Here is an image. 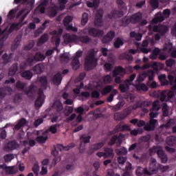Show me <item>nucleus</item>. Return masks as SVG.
<instances>
[{
    "label": "nucleus",
    "instance_id": "obj_1",
    "mask_svg": "<svg viewBox=\"0 0 176 176\" xmlns=\"http://www.w3.org/2000/svg\"><path fill=\"white\" fill-rule=\"evenodd\" d=\"M135 79V74H133L130 76L129 79H126L123 84H120L119 89L122 93H126V91H133V89H131L130 87H135L137 90H143V91H148L149 89L146 86V85L144 83H138L134 85L131 83L133 80Z\"/></svg>",
    "mask_w": 176,
    "mask_h": 176
},
{
    "label": "nucleus",
    "instance_id": "obj_2",
    "mask_svg": "<svg viewBox=\"0 0 176 176\" xmlns=\"http://www.w3.org/2000/svg\"><path fill=\"white\" fill-rule=\"evenodd\" d=\"M96 54H97V51L94 50L88 51L85 63V67L87 71H90V69H93V68L97 67V58H96Z\"/></svg>",
    "mask_w": 176,
    "mask_h": 176
},
{
    "label": "nucleus",
    "instance_id": "obj_3",
    "mask_svg": "<svg viewBox=\"0 0 176 176\" xmlns=\"http://www.w3.org/2000/svg\"><path fill=\"white\" fill-rule=\"evenodd\" d=\"M63 38L65 43H79L80 42L88 43V42H90L89 36L79 37L75 34H66L63 36Z\"/></svg>",
    "mask_w": 176,
    "mask_h": 176
},
{
    "label": "nucleus",
    "instance_id": "obj_4",
    "mask_svg": "<svg viewBox=\"0 0 176 176\" xmlns=\"http://www.w3.org/2000/svg\"><path fill=\"white\" fill-rule=\"evenodd\" d=\"M117 3L118 5V8L122 9L121 12L113 11L106 16V20L107 21H109V20H113V19H117V17H120V16H123V14L127 12V8L124 6V2H123V1L117 0Z\"/></svg>",
    "mask_w": 176,
    "mask_h": 176
},
{
    "label": "nucleus",
    "instance_id": "obj_5",
    "mask_svg": "<svg viewBox=\"0 0 176 176\" xmlns=\"http://www.w3.org/2000/svg\"><path fill=\"white\" fill-rule=\"evenodd\" d=\"M60 7L57 8L54 4H52L51 7L48 10V14L50 17H54L57 14V10H64L65 8V3L68 2V0H58Z\"/></svg>",
    "mask_w": 176,
    "mask_h": 176
},
{
    "label": "nucleus",
    "instance_id": "obj_6",
    "mask_svg": "<svg viewBox=\"0 0 176 176\" xmlns=\"http://www.w3.org/2000/svg\"><path fill=\"white\" fill-rule=\"evenodd\" d=\"M173 50V44L171 43H167L165 44L162 50L158 54L159 59L162 61H164L166 58H168V55L166 53H171Z\"/></svg>",
    "mask_w": 176,
    "mask_h": 176
},
{
    "label": "nucleus",
    "instance_id": "obj_7",
    "mask_svg": "<svg viewBox=\"0 0 176 176\" xmlns=\"http://www.w3.org/2000/svg\"><path fill=\"white\" fill-rule=\"evenodd\" d=\"M159 115V113L157 112H151L149 116H150V121L148 123L144 125V129L145 130H147V131H151L157 126V120L155 119H153L155 118H157Z\"/></svg>",
    "mask_w": 176,
    "mask_h": 176
},
{
    "label": "nucleus",
    "instance_id": "obj_8",
    "mask_svg": "<svg viewBox=\"0 0 176 176\" xmlns=\"http://www.w3.org/2000/svg\"><path fill=\"white\" fill-rule=\"evenodd\" d=\"M156 152H157L160 159H161L162 163H167L168 158L167 157V155L164 153V151H163V149H162V147L155 146L152 148L150 149L151 155H152V153H155Z\"/></svg>",
    "mask_w": 176,
    "mask_h": 176
},
{
    "label": "nucleus",
    "instance_id": "obj_9",
    "mask_svg": "<svg viewBox=\"0 0 176 176\" xmlns=\"http://www.w3.org/2000/svg\"><path fill=\"white\" fill-rule=\"evenodd\" d=\"M126 75V70L122 67H116L113 72V76L116 83H120V78Z\"/></svg>",
    "mask_w": 176,
    "mask_h": 176
},
{
    "label": "nucleus",
    "instance_id": "obj_10",
    "mask_svg": "<svg viewBox=\"0 0 176 176\" xmlns=\"http://www.w3.org/2000/svg\"><path fill=\"white\" fill-rule=\"evenodd\" d=\"M170 10H164L163 14L158 12L155 14V16L153 19L152 23L156 24L160 21H163L164 18L170 17Z\"/></svg>",
    "mask_w": 176,
    "mask_h": 176
},
{
    "label": "nucleus",
    "instance_id": "obj_11",
    "mask_svg": "<svg viewBox=\"0 0 176 176\" xmlns=\"http://www.w3.org/2000/svg\"><path fill=\"white\" fill-rule=\"evenodd\" d=\"M160 164H157L156 159L151 158L149 161V170L148 175H152L156 174L159 171V166Z\"/></svg>",
    "mask_w": 176,
    "mask_h": 176
},
{
    "label": "nucleus",
    "instance_id": "obj_12",
    "mask_svg": "<svg viewBox=\"0 0 176 176\" xmlns=\"http://www.w3.org/2000/svg\"><path fill=\"white\" fill-rule=\"evenodd\" d=\"M141 19H142V14L141 12H138L132 15V16H131L129 19H124L122 25H127L129 23H133V24L135 23H138V21H140Z\"/></svg>",
    "mask_w": 176,
    "mask_h": 176
},
{
    "label": "nucleus",
    "instance_id": "obj_13",
    "mask_svg": "<svg viewBox=\"0 0 176 176\" xmlns=\"http://www.w3.org/2000/svg\"><path fill=\"white\" fill-rule=\"evenodd\" d=\"M45 58V55L41 54V52H37L35 56L31 55L28 58L26 65L31 66L32 65V63H34V61H43Z\"/></svg>",
    "mask_w": 176,
    "mask_h": 176
},
{
    "label": "nucleus",
    "instance_id": "obj_14",
    "mask_svg": "<svg viewBox=\"0 0 176 176\" xmlns=\"http://www.w3.org/2000/svg\"><path fill=\"white\" fill-rule=\"evenodd\" d=\"M84 34H89L91 36H94L95 38H101L104 35V32L98 31L94 28H86L83 30Z\"/></svg>",
    "mask_w": 176,
    "mask_h": 176
},
{
    "label": "nucleus",
    "instance_id": "obj_15",
    "mask_svg": "<svg viewBox=\"0 0 176 176\" xmlns=\"http://www.w3.org/2000/svg\"><path fill=\"white\" fill-rule=\"evenodd\" d=\"M72 16H67L64 19L63 23L65 27L66 28V30H67L68 31H73V32H78V28L72 26V23L69 24L71 21H72Z\"/></svg>",
    "mask_w": 176,
    "mask_h": 176
},
{
    "label": "nucleus",
    "instance_id": "obj_16",
    "mask_svg": "<svg viewBox=\"0 0 176 176\" xmlns=\"http://www.w3.org/2000/svg\"><path fill=\"white\" fill-rule=\"evenodd\" d=\"M61 34H63V28H60L58 30H54L50 32V34L53 35L52 42H55V45H56V46H58V45H60V42H61V40L60 39Z\"/></svg>",
    "mask_w": 176,
    "mask_h": 176
},
{
    "label": "nucleus",
    "instance_id": "obj_17",
    "mask_svg": "<svg viewBox=\"0 0 176 176\" xmlns=\"http://www.w3.org/2000/svg\"><path fill=\"white\" fill-rule=\"evenodd\" d=\"M83 52L82 50H78L76 52V58H74L72 63V66L73 69L76 70L80 67V63H79V58L82 57Z\"/></svg>",
    "mask_w": 176,
    "mask_h": 176
},
{
    "label": "nucleus",
    "instance_id": "obj_18",
    "mask_svg": "<svg viewBox=\"0 0 176 176\" xmlns=\"http://www.w3.org/2000/svg\"><path fill=\"white\" fill-rule=\"evenodd\" d=\"M38 97L35 101V107L36 108H41L45 102V95L43 94V91L42 90L38 91Z\"/></svg>",
    "mask_w": 176,
    "mask_h": 176
},
{
    "label": "nucleus",
    "instance_id": "obj_19",
    "mask_svg": "<svg viewBox=\"0 0 176 176\" xmlns=\"http://www.w3.org/2000/svg\"><path fill=\"white\" fill-rule=\"evenodd\" d=\"M102 10H100L98 12L95 20L94 21L95 27H102L104 22L102 21V14H103Z\"/></svg>",
    "mask_w": 176,
    "mask_h": 176
},
{
    "label": "nucleus",
    "instance_id": "obj_20",
    "mask_svg": "<svg viewBox=\"0 0 176 176\" xmlns=\"http://www.w3.org/2000/svg\"><path fill=\"white\" fill-rule=\"evenodd\" d=\"M113 64H115V58L113 57V55H110L108 57V63H106L104 65L105 71H107V72L112 71L113 69Z\"/></svg>",
    "mask_w": 176,
    "mask_h": 176
},
{
    "label": "nucleus",
    "instance_id": "obj_21",
    "mask_svg": "<svg viewBox=\"0 0 176 176\" xmlns=\"http://www.w3.org/2000/svg\"><path fill=\"white\" fill-rule=\"evenodd\" d=\"M50 2H52V0H43L42 3H41L34 10V14H38V13H45V6Z\"/></svg>",
    "mask_w": 176,
    "mask_h": 176
},
{
    "label": "nucleus",
    "instance_id": "obj_22",
    "mask_svg": "<svg viewBox=\"0 0 176 176\" xmlns=\"http://www.w3.org/2000/svg\"><path fill=\"white\" fill-rule=\"evenodd\" d=\"M97 156H98V157H102L103 156L104 159H107V157H113V151L111 148H107L104 153H98Z\"/></svg>",
    "mask_w": 176,
    "mask_h": 176
},
{
    "label": "nucleus",
    "instance_id": "obj_23",
    "mask_svg": "<svg viewBox=\"0 0 176 176\" xmlns=\"http://www.w3.org/2000/svg\"><path fill=\"white\" fill-rule=\"evenodd\" d=\"M1 168H5L6 173L8 175L17 174L19 169L16 166H6V165H1Z\"/></svg>",
    "mask_w": 176,
    "mask_h": 176
},
{
    "label": "nucleus",
    "instance_id": "obj_24",
    "mask_svg": "<svg viewBox=\"0 0 176 176\" xmlns=\"http://www.w3.org/2000/svg\"><path fill=\"white\" fill-rule=\"evenodd\" d=\"M90 138H91V137H90V135H83L81 138H80V141H81V146H80V153H83L85 152V148L82 147V144H89V142H90Z\"/></svg>",
    "mask_w": 176,
    "mask_h": 176
},
{
    "label": "nucleus",
    "instance_id": "obj_25",
    "mask_svg": "<svg viewBox=\"0 0 176 176\" xmlns=\"http://www.w3.org/2000/svg\"><path fill=\"white\" fill-rule=\"evenodd\" d=\"M153 30L154 32H160L161 35H164V33L168 31V26H166V25L154 26Z\"/></svg>",
    "mask_w": 176,
    "mask_h": 176
},
{
    "label": "nucleus",
    "instance_id": "obj_26",
    "mask_svg": "<svg viewBox=\"0 0 176 176\" xmlns=\"http://www.w3.org/2000/svg\"><path fill=\"white\" fill-rule=\"evenodd\" d=\"M17 148H19V144L14 140L7 144V146L5 148V151L9 152L10 151H13V149H17Z\"/></svg>",
    "mask_w": 176,
    "mask_h": 176
},
{
    "label": "nucleus",
    "instance_id": "obj_27",
    "mask_svg": "<svg viewBox=\"0 0 176 176\" xmlns=\"http://www.w3.org/2000/svg\"><path fill=\"white\" fill-rule=\"evenodd\" d=\"M48 138H49V136L47 135V132L44 131L42 133V135L37 137L36 140L37 142H39V144H45V142L47 141Z\"/></svg>",
    "mask_w": 176,
    "mask_h": 176
},
{
    "label": "nucleus",
    "instance_id": "obj_28",
    "mask_svg": "<svg viewBox=\"0 0 176 176\" xmlns=\"http://www.w3.org/2000/svg\"><path fill=\"white\" fill-rule=\"evenodd\" d=\"M115 38V33L114 32L110 31L109 32L107 33V34L102 38V43H107L112 39Z\"/></svg>",
    "mask_w": 176,
    "mask_h": 176
},
{
    "label": "nucleus",
    "instance_id": "obj_29",
    "mask_svg": "<svg viewBox=\"0 0 176 176\" xmlns=\"http://www.w3.org/2000/svg\"><path fill=\"white\" fill-rule=\"evenodd\" d=\"M140 107L141 108V102H138L135 104H133V106H131V107H128L125 110V112H126V115H130V113H131V111L135 110V109H137Z\"/></svg>",
    "mask_w": 176,
    "mask_h": 176
},
{
    "label": "nucleus",
    "instance_id": "obj_30",
    "mask_svg": "<svg viewBox=\"0 0 176 176\" xmlns=\"http://www.w3.org/2000/svg\"><path fill=\"white\" fill-rule=\"evenodd\" d=\"M62 79H63V77L61 76V74L60 73H57L52 78V83H54V85H60V83H61Z\"/></svg>",
    "mask_w": 176,
    "mask_h": 176
},
{
    "label": "nucleus",
    "instance_id": "obj_31",
    "mask_svg": "<svg viewBox=\"0 0 176 176\" xmlns=\"http://www.w3.org/2000/svg\"><path fill=\"white\" fill-rule=\"evenodd\" d=\"M52 108H54V109H56L57 112H60V111H63V103H61L59 100H57L54 102Z\"/></svg>",
    "mask_w": 176,
    "mask_h": 176
},
{
    "label": "nucleus",
    "instance_id": "obj_32",
    "mask_svg": "<svg viewBox=\"0 0 176 176\" xmlns=\"http://www.w3.org/2000/svg\"><path fill=\"white\" fill-rule=\"evenodd\" d=\"M21 27H22L21 23H13L10 25V28L8 30V34H10L14 30H20Z\"/></svg>",
    "mask_w": 176,
    "mask_h": 176
},
{
    "label": "nucleus",
    "instance_id": "obj_33",
    "mask_svg": "<svg viewBox=\"0 0 176 176\" xmlns=\"http://www.w3.org/2000/svg\"><path fill=\"white\" fill-rule=\"evenodd\" d=\"M35 144H36V142L34 140H31V139H29L28 141H25L23 142V144L25 146H27V149H24L23 151V153H25V152H27V151L28 149H30V147H28V145H30V146H34L35 145Z\"/></svg>",
    "mask_w": 176,
    "mask_h": 176
},
{
    "label": "nucleus",
    "instance_id": "obj_34",
    "mask_svg": "<svg viewBox=\"0 0 176 176\" xmlns=\"http://www.w3.org/2000/svg\"><path fill=\"white\" fill-rule=\"evenodd\" d=\"M166 74H162L159 76L158 79L161 82L162 86H168L170 81L166 79Z\"/></svg>",
    "mask_w": 176,
    "mask_h": 176
},
{
    "label": "nucleus",
    "instance_id": "obj_35",
    "mask_svg": "<svg viewBox=\"0 0 176 176\" xmlns=\"http://www.w3.org/2000/svg\"><path fill=\"white\" fill-rule=\"evenodd\" d=\"M123 130H130V125H127V124H119L118 125L116 129H114L115 133H116L117 131H123Z\"/></svg>",
    "mask_w": 176,
    "mask_h": 176
},
{
    "label": "nucleus",
    "instance_id": "obj_36",
    "mask_svg": "<svg viewBox=\"0 0 176 176\" xmlns=\"http://www.w3.org/2000/svg\"><path fill=\"white\" fill-rule=\"evenodd\" d=\"M57 127H58V125H52L45 131V132L47 133L48 136L50 135V133H52V134H56L57 133Z\"/></svg>",
    "mask_w": 176,
    "mask_h": 176
},
{
    "label": "nucleus",
    "instance_id": "obj_37",
    "mask_svg": "<svg viewBox=\"0 0 176 176\" xmlns=\"http://www.w3.org/2000/svg\"><path fill=\"white\" fill-rule=\"evenodd\" d=\"M142 174H147L149 175V171L146 168H142V167H138L136 170L137 176H142Z\"/></svg>",
    "mask_w": 176,
    "mask_h": 176
},
{
    "label": "nucleus",
    "instance_id": "obj_38",
    "mask_svg": "<svg viewBox=\"0 0 176 176\" xmlns=\"http://www.w3.org/2000/svg\"><path fill=\"white\" fill-rule=\"evenodd\" d=\"M27 124V120L24 118H22L19 120L18 124H16L14 126L15 130H20L21 127L25 126Z\"/></svg>",
    "mask_w": 176,
    "mask_h": 176
},
{
    "label": "nucleus",
    "instance_id": "obj_39",
    "mask_svg": "<svg viewBox=\"0 0 176 176\" xmlns=\"http://www.w3.org/2000/svg\"><path fill=\"white\" fill-rule=\"evenodd\" d=\"M148 45H149V43H148V41L145 40L144 41H143L142 45V47L140 49L141 52L142 53H144L145 54H147V53H149V50H148Z\"/></svg>",
    "mask_w": 176,
    "mask_h": 176
},
{
    "label": "nucleus",
    "instance_id": "obj_40",
    "mask_svg": "<svg viewBox=\"0 0 176 176\" xmlns=\"http://www.w3.org/2000/svg\"><path fill=\"white\" fill-rule=\"evenodd\" d=\"M166 144L169 146H174V144H176V138L174 136H169L166 139Z\"/></svg>",
    "mask_w": 176,
    "mask_h": 176
},
{
    "label": "nucleus",
    "instance_id": "obj_41",
    "mask_svg": "<svg viewBox=\"0 0 176 176\" xmlns=\"http://www.w3.org/2000/svg\"><path fill=\"white\" fill-rule=\"evenodd\" d=\"M87 5L88 8H94L96 9V8H98V5H100V0H94L93 3L87 1Z\"/></svg>",
    "mask_w": 176,
    "mask_h": 176
},
{
    "label": "nucleus",
    "instance_id": "obj_42",
    "mask_svg": "<svg viewBox=\"0 0 176 176\" xmlns=\"http://www.w3.org/2000/svg\"><path fill=\"white\" fill-rule=\"evenodd\" d=\"M104 144H105L104 142H99V143L92 146L91 149H94V151H89V153H93V152H94V151H98V149H101V148H102V146H104Z\"/></svg>",
    "mask_w": 176,
    "mask_h": 176
},
{
    "label": "nucleus",
    "instance_id": "obj_43",
    "mask_svg": "<svg viewBox=\"0 0 176 176\" xmlns=\"http://www.w3.org/2000/svg\"><path fill=\"white\" fill-rule=\"evenodd\" d=\"M43 69H45V66L42 64H38L34 67L35 74H41Z\"/></svg>",
    "mask_w": 176,
    "mask_h": 176
},
{
    "label": "nucleus",
    "instance_id": "obj_44",
    "mask_svg": "<svg viewBox=\"0 0 176 176\" xmlns=\"http://www.w3.org/2000/svg\"><path fill=\"white\" fill-rule=\"evenodd\" d=\"M159 53H160V49L155 48L150 55V58H151V60H156L157 56H159Z\"/></svg>",
    "mask_w": 176,
    "mask_h": 176
},
{
    "label": "nucleus",
    "instance_id": "obj_45",
    "mask_svg": "<svg viewBox=\"0 0 176 176\" xmlns=\"http://www.w3.org/2000/svg\"><path fill=\"white\" fill-rule=\"evenodd\" d=\"M131 38H135L136 41H141L142 39V34L135 33V32H131L130 34Z\"/></svg>",
    "mask_w": 176,
    "mask_h": 176
},
{
    "label": "nucleus",
    "instance_id": "obj_46",
    "mask_svg": "<svg viewBox=\"0 0 176 176\" xmlns=\"http://www.w3.org/2000/svg\"><path fill=\"white\" fill-rule=\"evenodd\" d=\"M49 39V36L47 34H43L39 39L37 45L38 46H41V45H43V43H45L47 42V40Z\"/></svg>",
    "mask_w": 176,
    "mask_h": 176
},
{
    "label": "nucleus",
    "instance_id": "obj_47",
    "mask_svg": "<svg viewBox=\"0 0 176 176\" xmlns=\"http://www.w3.org/2000/svg\"><path fill=\"white\" fill-rule=\"evenodd\" d=\"M146 76H148V74L146 72L139 74V76L137 77L136 82H138V83H141V82H144Z\"/></svg>",
    "mask_w": 176,
    "mask_h": 176
},
{
    "label": "nucleus",
    "instance_id": "obj_48",
    "mask_svg": "<svg viewBox=\"0 0 176 176\" xmlns=\"http://www.w3.org/2000/svg\"><path fill=\"white\" fill-rule=\"evenodd\" d=\"M57 153H58V152H57V151H56V150L53 152V155H54V156H55V157L54 158V163L51 164V167L56 166V164H57V162H60V160H61V157H60V156L57 155Z\"/></svg>",
    "mask_w": 176,
    "mask_h": 176
},
{
    "label": "nucleus",
    "instance_id": "obj_49",
    "mask_svg": "<svg viewBox=\"0 0 176 176\" xmlns=\"http://www.w3.org/2000/svg\"><path fill=\"white\" fill-rule=\"evenodd\" d=\"M121 60H127L128 61H133V56L130 55L129 53L122 54L120 56Z\"/></svg>",
    "mask_w": 176,
    "mask_h": 176
},
{
    "label": "nucleus",
    "instance_id": "obj_50",
    "mask_svg": "<svg viewBox=\"0 0 176 176\" xmlns=\"http://www.w3.org/2000/svg\"><path fill=\"white\" fill-rule=\"evenodd\" d=\"M124 44V41H123L122 40V38H118L114 42V47H116L117 49H119V47H120V46H123Z\"/></svg>",
    "mask_w": 176,
    "mask_h": 176
},
{
    "label": "nucleus",
    "instance_id": "obj_51",
    "mask_svg": "<svg viewBox=\"0 0 176 176\" xmlns=\"http://www.w3.org/2000/svg\"><path fill=\"white\" fill-rule=\"evenodd\" d=\"M39 82L44 89H46V86H47V78L46 76H42L40 78Z\"/></svg>",
    "mask_w": 176,
    "mask_h": 176
},
{
    "label": "nucleus",
    "instance_id": "obj_52",
    "mask_svg": "<svg viewBox=\"0 0 176 176\" xmlns=\"http://www.w3.org/2000/svg\"><path fill=\"white\" fill-rule=\"evenodd\" d=\"M87 21H89V14L87 13H84L81 19L82 25H86Z\"/></svg>",
    "mask_w": 176,
    "mask_h": 176
},
{
    "label": "nucleus",
    "instance_id": "obj_53",
    "mask_svg": "<svg viewBox=\"0 0 176 176\" xmlns=\"http://www.w3.org/2000/svg\"><path fill=\"white\" fill-rule=\"evenodd\" d=\"M21 77L30 80L31 78H32V73L30 71H25L21 73Z\"/></svg>",
    "mask_w": 176,
    "mask_h": 176
},
{
    "label": "nucleus",
    "instance_id": "obj_54",
    "mask_svg": "<svg viewBox=\"0 0 176 176\" xmlns=\"http://www.w3.org/2000/svg\"><path fill=\"white\" fill-rule=\"evenodd\" d=\"M34 1H32L31 2L28 3V8H27V12L25 13V14L23 16V19L24 20V19H25V17H27V16H28V14H30V9H32V7L34 6Z\"/></svg>",
    "mask_w": 176,
    "mask_h": 176
},
{
    "label": "nucleus",
    "instance_id": "obj_55",
    "mask_svg": "<svg viewBox=\"0 0 176 176\" xmlns=\"http://www.w3.org/2000/svg\"><path fill=\"white\" fill-rule=\"evenodd\" d=\"M69 58H71V55L69 53H65L61 58L62 63H67L69 61Z\"/></svg>",
    "mask_w": 176,
    "mask_h": 176
},
{
    "label": "nucleus",
    "instance_id": "obj_56",
    "mask_svg": "<svg viewBox=\"0 0 176 176\" xmlns=\"http://www.w3.org/2000/svg\"><path fill=\"white\" fill-rule=\"evenodd\" d=\"M17 71V64H14L9 70V75L10 76H13L14 74H16V72Z\"/></svg>",
    "mask_w": 176,
    "mask_h": 176
},
{
    "label": "nucleus",
    "instance_id": "obj_57",
    "mask_svg": "<svg viewBox=\"0 0 176 176\" xmlns=\"http://www.w3.org/2000/svg\"><path fill=\"white\" fill-rule=\"evenodd\" d=\"M147 76H148V82H152L155 78V72L153 70H148L146 73Z\"/></svg>",
    "mask_w": 176,
    "mask_h": 176
},
{
    "label": "nucleus",
    "instance_id": "obj_58",
    "mask_svg": "<svg viewBox=\"0 0 176 176\" xmlns=\"http://www.w3.org/2000/svg\"><path fill=\"white\" fill-rule=\"evenodd\" d=\"M111 91H112V86L107 85L103 89L102 94L105 96V94H108V93H111Z\"/></svg>",
    "mask_w": 176,
    "mask_h": 176
},
{
    "label": "nucleus",
    "instance_id": "obj_59",
    "mask_svg": "<svg viewBox=\"0 0 176 176\" xmlns=\"http://www.w3.org/2000/svg\"><path fill=\"white\" fill-rule=\"evenodd\" d=\"M74 112V108L72 107H66L64 111V113L66 116H69L71 113Z\"/></svg>",
    "mask_w": 176,
    "mask_h": 176
},
{
    "label": "nucleus",
    "instance_id": "obj_60",
    "mask_svg": "<svg viewBox=\"0 0 176 176\" xmlns=\"http://www.w3.org/2000/svg\"><path fill=\"white\" fill-rule=\"evenodd\" d=\"M162 107L164 116H168V106L166 103H163Z\"/></svg>",
    "mask_w": 176,
    "mask_h": 176
},
{
    "label": "nucleus",
    "instance_id": "obj_61",
    "mask_svg": "<svg viewBox=\"0 0 176 176\" xmlns=\"http://www.w3.org/2000/svg\"><path fill=\"white\" fill-rule=\"evenodd\" d=\"M160 109V103L159 100H155L153 103V111H159Z\"/></svg>",
    "mask_w": 176,
    "mask_h": 176
},
{
    "label": "nucleus",
    "instance_id": "obj_62",
    "mask_svg": "<svg viewBox=\"0 0 176 176\" xmlns=\"http://www.w3.org/2000/svg\"><path fill=\"white\" fill-rule=\"evenodd\" d=\"M116 153L117 155H127V148H122L120 149H116Z\"/></svg>",
    "mask_w": 176,
    "mask_h": 176
},
{
    "label": "nucleus",
    "instance_id": "obj_63",
    "mask_svg": "<svg viewBox=\"0 0 176 176\" xmlns=\"http://www.w3.org/2000/svg\"><path fill=\"white\" fill-rule=\"evenodd\" d=\"M112 80V77L109 75H106L103 76V82L105 85H108V83H111Z\"/></svg>",
    "mask_w": 176,
    "mask_h": 176
},
{
    "label": "nucleus",
    "instance_id": "obj_64",
    "mask_svg": "<svg viewBox=\"0 0 176 176\" xmlns=\"http://www.w3.org/2000/svg\"><path fill=\"white\" fill-rule=\"evenodd\" d=\"M174 64H175V60L174 59L170 58L166 60V67H169L170 68H171V67H173Z\"/></svg>",
    "mask_w": 176,
    "mask_h": 176
}]
</instances>
